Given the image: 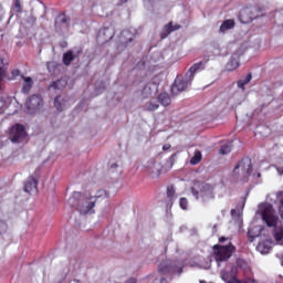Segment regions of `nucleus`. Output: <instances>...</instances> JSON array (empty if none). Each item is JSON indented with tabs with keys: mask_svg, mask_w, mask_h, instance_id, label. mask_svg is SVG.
Wrapping results in <instances>:
<instances>
[{
	"mask_svg": "<svg viewBox=\"0 0 283 283\" xmlns=\"http://www.w3.org/2000/svg\"><path fill=\"white\" fill-rule=\"evenodd\" d=\"M256 216L263 220L266 227H273V238L276 244H283V226L277 221V214L271 203H260L256 210Z\"/></svg>",
	"mask_w": 283,
	"mask_h": 283,
	"instance_id": "obj_1",
	"label": "nucleus"
},
{
	"mask_svg": "<svg viewBox=\"0 0 283 283\" xmlns=\"http://www.w3.org/2000/svg\"><path fill=\"white\" fill-rule=\"evenodd\" d=\"M70 207H75L81 216H92L96 213L94 207H96V197H92V193L73 192L69 199Z\"/></svg>",
	"mask_w": 283,
	"mask_h": 283,
	"instance_id": "obj_2",
	"label": "nucleus"
},
{
	"mask_svg": "<svg viewBox=\"0 0 283 283\" xmlns=\"http://www.w3.org/2000/svg\"><path fill=\"white\" fill-rule=\"evenodd\" d=\"M252 163L251 158H243L233 169V176L237 180H242L247 182L251 176Z\"/></svg>",
	"mask_w": 283,
	"mask_h": 283,
	"instance_id": "obj_3",
	"label": "nucleus"
},
{
	"mask_svg": "<svg viewBox=\"0 0 283 283\" xmlns=\"http://www.w3.org/2000/svg\"><path fill=\"white\" fill-rule=\"evenodd\" d=\"M238 275V268L228 264L227 268L221 270V280L227 283H258L255 280L247 279L243 282L235 277Z\"/></svg>",
	"mask_w": 283,
	"mask_h": 283,
	"instance_id": "obj_4",
	"label": "nucleus"
},
{
	"mask_svg": "<svg viewBox=\"0 0 283 283\" xmlns=\"http://www.w3.org/2000/svg\"><path fill=\"white\" fill-rule=\"evenodd\" d=\"M235 252V245L229 243L227 245H221L216 252H214V259L217 262V266H222V263L227 262L233 255Z\"/></svg>",
	"mask_w": 283,
	"mask_h": 283,
	"instance_id": "obj_5",
	"label": "nucleus"
},
{
	"mask_svg": "<svg viewBox=\"0 0 283 283\" xmlns=\"http://www.w3.org/2000/svg\"><path fill=\"white\" fill-rule=\"evenodd\" d=\"M199 191L196 189V187L191 188V192L195 196V198H202V200H211L213 198V187L209 184H200L198 186Z\"/></svg>",
	"mask_w": 283,
	"mask_h": 283,
	"instance_id": "obj_6",
	"label": "nucleus"
},
{
	"mask_svg": "<svg viewBox=\"0 0 283 283\" xmlns=\"http://www.w3.org/2000/svg\"><path fill=\"white\" fill-rule=\"evenodd\" d=\"M28 137V132L25 130V126L21 124H15L11 127L9 138L11 143H23Z\"/></svg>",
	"mask_w": 283,
	"mask_h": 283,
	"instance_id": "obj_7",
	"label": "nucleus"
},
{
	"mask_svg": "<svg viewBox=\"0 0 283 283\" xmlns=\"http://www.w3.org/2000/svg\"><path fill=\"white\" fill-rule=\"evenodd\" d=\"M260 17V8L258 7H247L240 11L239 18L241 23H251L253 19Z\"/></svg>",
	"mask_w": 283,
	"mask_h": 283,
	"instance_id": "obj_8",
	"label": "nucleus"
},
{
	"mask_svg": "<svg viewBox=\"0 0 283 283\" xmlns=\"http://www.w3.org/2000/svg\"><path fill=\"white\" fill-rule=\"evenodd\" d=\"M159 273L167 275V273H172L174 275H180L182 273V264L169 263L164 261L159 265Z\"/></svg>",
	"mask_w": 283,
	"mask_h": 283,
	"instance_id": "obj_9",
	"label": "nucleus"
},
{
	"mask_svg": "<svg viewBox=\"0 0 283 283\" xmlns=\"http://www.w3.org/2000/svg\"><path fill=\"white\" fill-rule=\"evenodd\" d=\"M192 81L193 80H189V77H187V74L182 80H176L171 87V92L174 96H178V94H181V92H185V90H187V87L191 85Z\"/></svg>",
	"mask_w": 283,
	"mask_h": 283,
	"instance_id": "obj_10",
	"label": "nucleus"
},
{
	"mask_svg": "<svg viewBox=\"0 0 283 283\" xmlns=\"http://www.w3.org/2000/svg\"><path fill=\"white\" fill-rule=\"evenodd\" d=\"M27 107L30 112H39L43 107V98L41 95H32L27 102Z\"/></svg>",
	"mask_w": 283,
	"mask_h": 283,
	"instance_id": "obj_11",
	"label": "nucleus"
},
{
	"mask_svg": "<svg viewBox=\"0 0 283 283\" xmlns=\"http://www.w3.org/2000/svg\"><path fill=\"white\" fill-rule=\"evenodd\" d=\"M205 62H198L195 63L192 66H190V69L188 70V72L186 73L187 78L192 80L196 78V74L197 72H202V70H205Z\"/></svg>",
	"mask_w": 283,
	"mask_h": 283,
	"instance_id": "obj_12",
	"label": "nucleus"
},
{
	"mask_svg": "<svg viewBox=\"0 0 283 283\" xmlns=\"http://www.w3.org/2000/svg\"><path fill=\"white\" fill-rule=\"evenodd\" d=\"M83 54V50H76V51H67L66 53L63 54V63L64 65H72V61L76 59V56H81Z\"/></svg>",
	"mask_w": 283,
	"mask_h": 283,
	"instance_id": "obj_13",
	"label": "nucleus"
},
{
	"mask_svg": "<svg viewBox=\"0 0 283 283\" xmlns=\"http://www.w3.org/2000/svg\"><path fill=\"white\" fill-rule=\"evenodd\" d=\"M158 93V84L156 83H148L144 86L142 95L144 98H149L150 96H154V94Z\"/></svg>",
	"mask_w": 283,
	"mask_h": 283,
	"instance_id": "obj_14",
	"label": "nucleus"
},
{
	"mask_svg": "<svg viewBox=\"0 0 283 283\" xmlns=\"http://www.w3.org/2000/svg\"><path fill=\"white\" fill-rule=\"evenodd\" d=\"M22 94H30L32 87H34V80L30 76L22 75Z\"/></svg>",
	"mask_w": 283,
	"mask_h": 283,
	"instance_id": "obj_15",
	"label": "nucleus"
},
{
	"mask_svg": "<svg viewBox=\"0 0 283 283\" xmlns=\"http://www.w3.org/2000/svg\"><path fill=\"white\" fill-rule=\"evenodd\" d=\"M271 249H272V242L269 239L259 242V244L256 245V251H259V253H262V255H266V253H271Z\"/></svg>",
	"mask_w": 283,
	"mask_h": 283,
	"instance_id": "obj_16",
	"label": "nucleus"
},
{
	"mask_svg": "<svg viewBox=\"0 0 283 283\" xmlns=\"http://www.w3.org/2000/svg\"><path fill=\"white\" fill-rule=\"evenodd\" d=\"M38 186H39V181H36V179L33 176H31L27 179L24 184V191L27 193H32L33 191H36Z\"/></svg>",
	"mask_w": 283,
	"mask_h": 283,
	"instance_id": "obj_17",
	"label": "nucleus"
},
{
	"mask_svg": "<svg viewBox=\"0 0 283 283\" xmlns=\"http://www.w3.org/2000/svg\"><path fill=\"white\" fill-rule=\"evenodd\" d=\"M134 36H135L134 30H124L120 33L119 41L124 45H127V43H132V41H134Z\"/></svg>",
	"mask_w": 283,
	"mask_h": 283,
	"instance_id": "obj_18",
	"label": "nucleus"
},
{
	"mask_svg": "<svg viewBox=\"0 0 283 283\" xmlns=\"http://www.w3.org/2000/svg\"><path fill=\"white\" fill-rule=\"evenodd\" d=\"M54 107L57 109V112H63L64 109H67L69 104H67V98L64 96H57L54 99Z\"/></svg>",
	"mask_w": 283,
	"mask_h": 283,
	"instance_id": "obj_19",
	"label": "nucleus"
},
{
	"mask_svg": "<svg viewBox=\"0 0 283 283\" xmlns=\"http://www.w3.org/2000/svg\"><path fill=\"white\" fill-rule=\"evenodd\" d=\"M161 171H163V165L160 163H153L148 167V172L150 174L151 178H158Z\"/></svg>",
	"mask_w": 283,
	"mask_h": 283,
	"instance_id": "obj_20",
	"label": "nucleus"
},
{
	"mask_svg": "<svg viewBox=\"0 0 283 283\" xmlns=\"http://www.w3.org/2000/svg\"><path fill=\"white\" fill-rule=\"evenodd\" d=\"M260 235H262L261 226H255L248 231V238L250 242H253L255 238H260Z\"/></svg>",
	"mask_w": 283,
	"mask_h": 283,
	"instance_id": "obj_21",
	"label": "nucleus"
},
{
	"mask_svg": "<svg viewBox=\"0 0 283 283\" xmlns=\"http://www.w3.org/2000/svg\"><path fill=\"white\" fill-rule=\"evenodd\" d=\"M175 30H180V25H175L170 22L166 24L161 31V39H167L171 32H175Z\"/></svg>",
	"mask_w": 283,
	"mask_h": 283,
	"instance_id": "obj_22",
	"label": "nucleus"
},
{
	"mask_svg": "<svg viewBox=\"0 0 283 283\" xmlns=\"http://www.w3.org/2000/svg\"><path fill=\"white\" fill-rule=\"evenodd\" d=\"M238 67H240V57L238 55H232L227 64V70H229V72H233V70H238Z\"/></svg>",
	"mask_w": 283,
	"mask_h": 283,
	"instance_id": "obj_23",
	"label": "nucleus"
},
{
	"mask_svg": "<svg viewBox=\"0 0 283 283\" xmlns=\"http://www.w3.org/2000/svg\"><path fill=\"white\" fill-rule=\"evenodd\" d=\"M233 28H235V21H233V20H226L220 25L219 32L224 34V32H229V30H233Z\"/></svg>",
	"mask_w": 283,
	"mask_h": 283,
	"instance_id": "obj_24",
	"label": "nucleus"
},
{
	"mask_svg": "<svg viewBox=\"0 0 283 283\" xmlns=\"http://www.w3.org/2000/svg\"><path fill=\"white\" fill-rule=\"evenodd\" d=\"M67 86V80L61 78L55 82H53L50 86L49 90H64V87Z\"/></svg>",
	"mask_w": 283,
	"mask_h": 283,
	"instance_id": "obj_25",
	"label": "nucleus"
},
{
	"mask_svg": "<svg viewBox=\"0 0 283 283\" xmlns=\"http://www.w3.org/2000/svg\"><path fill=\"white\" fill-rule=\"evenodd\" d=\"M70 25V22H67V17L65 14H60L55 20V27L56 28H67Z\"/></svg>",
	"mask_w": 283,
	"mask_h": 283,
	"instance_id": "obj_26",
	"label": "nucleus"
},
{
	"mask_svg": "<svg viewBox=\"0 0 283 283\" xmlns=\"http://www.w3.org/2000/svg\"><path fill=\"white\" fill-rule=\"evenodd\" d=\"M158 101L161 103V105H164V107L171 105V97H169V94L167 93L159 94Z\"/></svg>",
	"mask_w": 283,
	"mask_h": 283,
	"instance_id": "obj_27",
	"label": "nucleus"
},
{
	"mask_svg": "<svg viewBox=\"0 0 283 283\" xmlns=\"http://www.w3.org/2000/svg\"><path fill=\"white\" fill-rule=\"evenodd\" d=\"M229 264H230V266H235L237 273H238V269H248L249 268V264L243 259H238L237 260V265H233L231 263H227L226 269H227V266H229Z\"/></svg>",
	"mask_w": 283,
	"mask_h": 283,
	"instance_id": "obj_28",
	"label": "nucleus"
},
{
	"mask_svg": "<svg viewBox=\"0 0 283 283\" xmlns=\"http://www.w3.org/2000/svg\"><path fill=\"white\" fill-rule=\"evenodd\" d=\"M158 107H160V105H158L156 102L154 101H149L145 104L144 109L146 112H156V109H158Z\"/></svg>",
	"mask_w": 283,
	"mask_h": 283,
	"instance_id": "obj_29",
	"label": "nucleus"
},
{
	"mask_svg": "<svg viewBox=\"0 0 283 283\" xmlns=\"http://www.w3.org/2000/svg\"><path fill=\"white\" fill-rule=\"evenodd\" d=\"M231 149H233V144L228 143L221 146L219 154H221V156H227V154H231Z\"/></svg>",
	"mask_w": 283,
	"mask_h": 283,
	"instance_id": "obj_30",
	"label": "nucleus"
},
{
	"mask_svg": "<svg viewBox=\"0 0 283 283\" xmlns=\"http://www.w3.org/2000/svg\"><path fill=\"white\" fill-rule=\"evenodd\" d=\"M251 78H253V76L251 74H248L245 77L239 80L238 87L240 90H244V85L249 84L251 82Z\"/></svg>",
	"mask_w": 283,
	"mask_h": 283,
	"instance_id": "obj_31",
	"label": "nucleus"
},
{
	"mask_svg": "<svg viewBox=\"0 0 283 283\" xmlns=\"http://www.w3.org/2000/svg\"><path fill=\"white\" fill-rule=\"evenodd\" d=\"M6 74H8V65L3 63V59L0 57V81L6 78Z\"/></svg>",
	"mask_w": 283,
	"mask_h": 283,
	"instance_id": "obj_32",
	"label": "nucleus"
},
{
	"mask_svg": "<svg viewBox=\"0 0 283 283\" xmlns=\"http://www.w3.org/2000/svg\"><path fill=\"white\" fill-rule=\"evenodd\" d=\"M200 160H202V153L200 150H196L195 155L190 159V164L198 165V163H200Z\"/></svg>",
	"mask_w": 283,
	"mask_h": 283,
	"instance_id": "obj_33",
	"label": "nucleus"
},
{
	"mask_svg": "<svg viewBox=\"0 0 283 283\" xmlns=\"http://www.w3.org/2000/svg\"><path fill=\"white\" fill-rule=\"evenodd\" d=\"M59 67V63L56 62H48L46 63V70L50 72V74H54Z\"/></svg>",
	"mask_w": 283,
	"mask_h": 283,
	"instance_id": "obj_34",
	"label": "nucleus"
},
{
	"mask_svg": "<svg viewBox=\"0 0 283 283\" xmlns=\"http://www.w3.org/2000/svg\"><path fill=\"white\" fill-rule=\"evenodd\" d=\"M92 198H95V202H97L98 198H107V192L105 190H98L95 195H92Z\"/></svg>",
	"mask_w": 283,
	"mask_h": 283,
	"instance_id": "obj_35",
	"label": "nucleus"
},
{
	"mask_svg": "<svg viewBox=\"0 0 283 283\" xmlns=\"http://www.w3.org/2000/svg\"><path fill=\"white\" fill-rule=\"evenodd\" d=\"M179 207L180 209H182L184 211H187L188 207H189V201L187 200V198H181L179 200Z\"/></svg>",
	"mask_w": 283,
	"mask_h": 283,
	"instance_id": "obj_36",
	"label": "nucleus"
},
{
	"mask_svg": "<svg viewBox=\"0 0 283 283\" xmlns=\"http://www.w3.org/2000/svg\"><path fill=\"white\" fill-rule=\"evenodd\" d=\"M13 10L14 12H21L23 7L21 6V0H13Z\"/></svg>",
	"mask_w": 283,
	"mask_h": 283,
	"instance_id": "obj_37",
	"label": "nucleus"
},
{
	"mask_svg": "<svg viewBox=\"0 0 283 283\" xmlns=\"http://www.w3.org/2000/svg\"><path fill=\"white\" fill-rule=\"evenodd\" d=\"M174 196H176V188H174V186H169L167 188V197L170 198V200H174Z\"/></svg>",
	"mask_w": 283,
	"mask_h": 283,
	"instance_id": "obj_38",
	"label": "nucleus"
},
{
	"mask_svg": "<svg viewBox=\"0 0 283 283\" xmlns=\"http://www.w3.org/2000/svg\"><path fill=\"white\" fill-rule=\"evenodd\" d=\"M8 230V226L6 224V222L0 220V233H3Z\"/></svg>",
	"mask_w": 283,
	"mask_h": 283,
	"instance_id": "obj_39",
	"label": "nucleus"
},
{
	"mask_svg": "<svg viewBox=\"0 0 283 283\" xmlns=\"http://www.w3.org/2000/svg\"><path fill=\"white\" fill-rule=\"evenodd\" d=\"M175 161H176V154L171 155L168 159V163L170 164V167H171V165H174Z\"/></svg>",
	"mask_w": 283,
	"mask_h": 283,
	"instance_id": "obj_40",
	"label": "nucleus"
},
{
	"mask_svg": "<svg viewBox=\"0 0 283 283\" xmlns=\"http://www.w3.org/2000/svg\"><path fill=\"white\" fill-rule=\"evenodd\" d=\"M169 149H171V144H165V145L163 146V150H164V151H169Z\"/></svg>",
	"mask_w": 283,
	"mask_h": 283,
	"instance_id": "obj_41",
	"label": "nucleus"
},
{
	"mask_svg": "<svg viewBox=\"0 0 283 283\" xmlns=\"http://www.w3.org/2000/svg\"><path fill=\"white\" fill-rule=\"evenodd\" d=\"M19 74H21V71H19V69L12 71V76H19Z\"/></svg>",
	"mask_w": 283,
	"mask_h": 283,
	"instance_id": "obj_42",
	"label": "nucleus"
},
{
	"mask_svg": "<svg viewBox=\"0 0 283 283\" xmlns=\"http://www.w3.org/2000/svg\"><path fill=\"white\" fill-rule=\"evenodd\" d=\"M125 283H136V279L135 277H129L125 281Z\"/></svg>",
	"mask_w": 283,
	"mask_h": 283,
	"instance_id": "obj_43",
	"label": "nucleus"
},
{
	"mask_svg": "<svg viewBox=\"0 0 283 283\" xmlns=\"http://www.w3.org/2000/svg\"><path fill=\"white\" fill-rule=\"evenodd\" d=\"M116 167H118V164H116V163H114V164L111 165V168H112V169H116Z\"/></svg>",
	"mask_w": 283,
	"mask_h": 283,
	"instance_id": "obj_44",
	"label": "nucleus"
},
{
	"mask_svg": "<svg viewBox=\"0 0 283 283\" xmlns=\"http://www.w3.org/2000/svg\"><path fill=\"white\" fill-rule=\"evenodd\" d=\"M123 3H127V0H119L118 6H123Z\"/></svg>",
	"mask_w": 283,
	"mask_h": 283,
	"instance_id": "obj_45",
	"label": "nucleus"
},
{
	"mask_svg": "<svg viewBox=\"0 0 283 283\" xmlns=\"http://www.w3.org/2000/svg\"><path fill=\"white\" fill-rule=\"evenodd\" d=\"M227 238H224V237H221L220 239H219V241H221V242H227Z\"/></svg>",
	"mask_w": 283,
	"mask_h": 283,
	"instance_id": "obj_46",
	"label": "nucleus"
},
{
	"mask_svg": "<svg viewBox=\"0 0 283 283\" xmlns=\"http://www.w3.org/2000/svg\"><path fill=\"white\" fill-rule=\"evenodd\" d=\"M113 36H114V32H112V33L109 34L108 39H113Z\"/></svg>",
	"mask_w": 283,
	"mask_h": 283,
	"instance_id": "obj_47",
	"label": "nucleus"
},
{
	"mask_svg": "<svg viewBox=\"0 0 283 283\" xmlns=\"http://www.w3.org/2000/svg\"><path fill=\"white\" fill-rule=\"evenodd\" d=\"M279 174H280V176H282V174H283V169H279Z\"/></svg>",
	"mask_w": 283,
	"mask_h": 283,
	"instance_id": "obj_48",
	"label": "nucleus"
},
{
	"mask_svg": "<svg viewBox=\"0 0 283 283\" xmlns=\"http://www.w3.org/2000/svg\"><path fill=\"white\" fill-rule=\"evenodd\" d=\"M108 30H109V28H105V29H104V34H105V32H107Z\"/></svg>",
	"mask_w": 283,
	"mask_h": 283,
	"instance_id": "obj_49",
	"label": "nucleus"
},
{
	"mask_svg": "<svg viewBox=\"0 0 283 283\" xmlns=\"http://www.w3.org/2000/svg\"><path fill=\"white\" fill-rule=\"evenodd\" d=\"M260 176H262L260 172H256V178H260Z\"/></svg>",
	"mask_w": 283,
	"mask_h": 283,
	"instance_id": "obj_50",
	"label": "nucleus"
},
{
	"mask_svg": "<svg viewBox=\"0 0 283 283\" xmlns=\"http://www.w3.org/2000/svg\"><path fill=\"white\" fill-rule=\"evenodd\" d=\"M1 15H2V10L0 9V19H1Z\"/></svg>",
	"mask_w": 283,
	"mask_h": 283,
	"instance_id": "obj_51",
	"label": "nucleus"
},
{
	"mask_svg": "<svg viewBox=\"0 0 283 283\" xmlns=\"http://www.w3.org/2000/svg\"><path fill=\"white\" fill-rule=\"evenodd\" d=\"M206 269H211V265H208Z\"/></svg>",
	"mask_w": 283,
	"mask_h": 283,
	"instance_id": "obj_52",
	"label": "nucleus"
},
{
	"mask_svg": "<svg viewBox=\"0 0 283 283\" xmlns=\"http://www.w3.org/2000/svg\"><path fill=\"white\" fill-rule=\"evenodd\" d=\"M213 249H218V245H214Z\"/></svg>",
	"mask_w": 283,
	"mask_h": 283,
	"instance_id": "obj_53",
	"label": "nucleus"
},
{
	"mask_svg": "<svg viewBox=\"0 0 283 283\" xmlns=\"http://www.w3.org/2000/svg\"><path fill=\"white\" fill-rule=\"evenodd\" d=\"M200 283H207V282H205V281H200Z\"/></svg>",
	"mask_w": 283,
	"mask_h": 283,
	"instance_id": "obj_54",
	"label": "nucleus"
},
{
	"mask_svg": "<svg viewBox=\"0 0 283 283\" xmlns=\"http://www.w3.org/2000/svg\"><path fill=\"white\" fill-rule=\"evenodd\" d=\"M75 283H81L80 281H75Z\"/></svg>",
	"mask_w": 283,
	"mask_h": 283,
	"instance_id": "obj_55",
	"label": "nucleus"
},
{
	"mask_svg": "<svg viewBox=\"0 0 283 283\" xmlns=\"http://www.w3.org/2000/svg\"><path fill=\"white\" fill-rule=\"evenodd\" d=\"M103 90H105V85H103Z\"/></svg>",
	"mask_w": 283,
	"mask_h": 283,
	"instance_id": "obj_56",
	"label": "nucleus"
},
{
	"mask_svg": "<svg viewBox=\"0 0 283 283\" xmlns=\"http://www.w3.org/2000/svg\"><path fill=\"white\" fill-rule=\"evenodd\" d=\"M282 265H283V261H282Z\"/></svg>",
	"mask_w": 283,
	"mask_h": 283,
	"instance_id": "obj_57",
	"label": "nucleus"
}]
</instances>
